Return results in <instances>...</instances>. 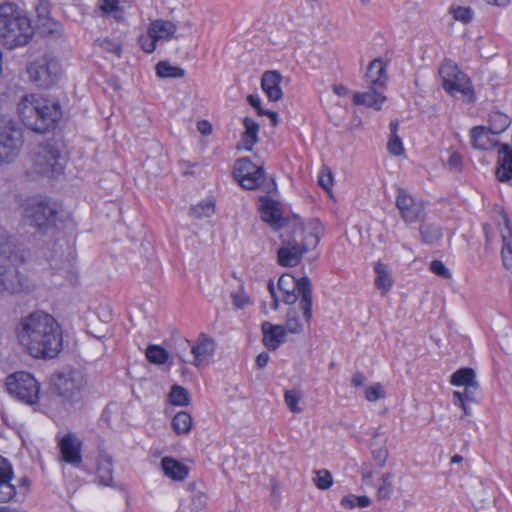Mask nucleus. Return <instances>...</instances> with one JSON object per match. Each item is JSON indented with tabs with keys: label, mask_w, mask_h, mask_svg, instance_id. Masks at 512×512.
<instances>
[{
	"label": "nucleus",
	"mask_w": 512,
	"mask_h": 512,
	"mask_svg": "<svg viewBox=\"0 0 512 512\" xmlns=\"http://www.w3.org/2000/svg\"><path fill=\"white\" fill-rule=\"evenodd\" d=\"M22 348L38 359L54 358L62 350V330L53 316L35 311L23 317L16 327Z\"/></svg>",
	"instance_id": "obj_1"
},
{
	"label": "nucleus",
	"mask_w": 512,
	"mask_h": 512,
	"mask_svg": "<svg viewBox=\"0 0 512 512\" xmlns=\"http://www.w3.org/2000/svg\"><path fill=\"white\" fill-rule=\"evenodd\" d=\"M320 231L321 228L317 222H309L307 225L300 222L295 223L291 234L287 238H283L282 246L278 249L279 265L283 267L297 266L303 255L318 245Z\"/></svg>",
	"instance_id": "obj_2"
},
{
	"label": "nucleus",
	"mask_w": 512,
	"mask_h": 512,
	"mask_svg": "<svg viewBox=\"0 0 512 512\" xmlns=\"http://www.w3.org/2000/svg\"><path fill=\"white\" fill-rule=\"evenodd\" d=\"M18 110L24 125L38 133L54 129L62 115L57 101L36 94L24 96Z\"/></svg>",
	"instance_id": "obj_3"
},
{
	"label": "nucleus",
	"mask_w": 512,
	"mask_h": 512,
	"mask_svg": "<svg viewBox=\"0 0 512 512\" xmlns=\"http://www.w3.org/2000/svg\"><path fill=\"white\" fill-rule=\"evenodd\" d=\"M34 35L31 20L17 4L0 5V39L10 49L26 45Z\"/></svg>",
	"instance_id": "obj_4"
},
{
	"label": "nucleus",
	"mask_w": 512,
	"mask_h": 512,
	"mask_svg": "<svg viewBox=\"0 0 512 512\" xmlns=\"http://www.w3.org/2000/svg\"><path fill=\"white\" fill-rule=\"evenodd\" d=\"M28 252L17 243L16 238L0 228V259L7 260L11 266L0 265V291L17 293L22 291L23 279L12 266L25 262Z\"/></svg>",
	"instance_id": "obj_5"
},
{
	"label": "nucleus",
	"mask_w": 512,
	"mask_h": 512,
	"mask_svg": "<svg viewBox=\"0 0 512 512\" xmlns=\"http://www.w3.org/2000/svg\"><path fill=\"white\" fill-rule=\"evenodd\" d=\"M278 289L282 292L285 304H294L300 296L299 309L303 320L310 323L312 318V286L308 277L296 279L292 274L285 273L278 280Z\"/></svg>",
	"instance_id": "obj_6"
},
{
	"label": "nucleus",
	"mask_w": 512,
	"mask_h": 512,
	"mask_svg": "<svg viewBox=\"0 0 512 512\" xmlns=\"http://www.w3.org/2000/svg\"><path fill=\"white\" fill-rule=\"evenodd\" d=\"M52 384L56 393L64 401L76 403L82 398L87 379L80 369L67 368L53 375Z\"/></svg>",
	"instance_id": "obj_7"
},
{
	"label": "nucleus",
	"mask_w": 512,
	"mask_h": 512,
	"mask_svg": "<svg viewBox=\"0 0 512 512\" xmlns=\"http://www.w3.org/2000/svg\"><path fill=\"white\" fill-rule=\"evenodd\" d=\"M29 79L40 88H50L61 75V66L58 60L50 54H43L27 66Z\"/></svg>",
	"instance_id": "obj_8"
},
{
	"label": "nucleus",
	"mask_w": 512,
	"mask_h": 512,
	"mask_svg": "<svg viewBox=\"0 0 512 512\" xmlns=\"http://www.w3.org/2000/svg\"><path fill=\"white\" fill-rule=\"evenodd\" d=\"M23 142L21 128L12 120L0 119V166L16 160Z\"/></svg>",
	"instance_id": "obj_9"
},
{
	"label": "nucleus",
	"mask_w": 512,
	"mask_h": 512,
	"mask_svg": "<svg viewBox=\"0 0 512 512\" xmlns=\"http://www.w3.org/2000/svg\"><path fill=\"white\" fill-rule=\"evenodd\" d=\"M6 388L10 395L19 401L34 405L38 402L40 386L28 372L20 371L6 378Z\"/></svg>",
	"instance_id": "obj_10"
},
{
	"label": "nucleus",
	"mask_w": 512,
	"mask_h": 512,
	"mask_svg": "<svg viewBox=\"0 0 512 512\" xmlns=\"http://www.w3.org/2000/svg\"><path fill=\"white\" fill-rule=\"evenodd\" d=\"M439 75L442 79L443 88L450 94L461 93L468 101L474 98V90L470 79L461 72L457 65L451 60H445L440 68Z\"/></svg>",
	"instance_id": "obj_11"
},
{
	"label": "nucleus",
	"mask_w": 512,
	"mask_h": 512,
	"mask_svg": "<svg viewBox=\"0 0 512 512\" xmlns=\"http://www.w3.org/2000/svg\"><path fill=\"white\" fill-rule=\"evenodd\" d=\"M34 169L39 174L55 176L63 171L59 150L51 143H40L31 153Z\"/></svg>",
	"instance_id": "obj_12"
},
{
	"label": "nucleus",
	"mask_w": 512,
	"mask_h": 512,
	"mask_svg": "<svg viewBox=\"0 0 512 512\" xmlns=\"http://www.w3.org/2000/svg\"><path fill=\"white\" fill-rule=\"evenodd\" d=\"M233 175L239 184L247 190L260 188L265 180L263 167L255 165L246 157L236 161Z\"/></svg>",
	"instance_id": "obj_13"
},
{
	"label": "nucleus",
	"mask_w": 512,
	"mask_h": 512,
	"mask_svg": "<svg viewBox=\"0 0 512 512\" xmlns=\"http://www.w3.org/2000/svg\"><path fill=\"white\" fill-rule=\"evenodd\" d=\"M395 202L401 219L405 223L412 224L418 221H423L425 217L424 203L421 200L414 198L404 188H397Z\"/></svg>",
	"instance_id": "obj_14"
},
{
	"label": "nucleus",
	"mask_w": 512,
	"mask_h": 512,
	"mask_svg": "<svg viewBox=\"0 0 512 512\" xmlns=\"http://www.w3.org/2000/svg\"><path fill=\"white\" fill-rule=\"evenodd\" d=\"M26 6H31L37 13V22L42 32L46 35L58 36L61 33V25L50 17L51 5L48 0H22Z\"/></svg>",
	"instance_id": "obj_15"
},
{
	"label": "nucleus",
	"mask_w": 512,
	"mask_h": 512,
	"mask_svg": "<svg viewBox=\"0 0 512 512\" xmlns=\"http://www.w3.org/2000/svg\"><path fill=\"white\" fill-rule=\"evenodd\" d=\"M26 213L30 225L39 230L54 226L56 223L57 211L48 203L40 202L31 205Z\"/></svg>",
	"instance_id": "obj_16"
},
{
	"label": "nucleus",
	"mask_w": 512,
	"mask_h": 512,
	"mask_svg": "<svg viewBox=\"0 0 512 512\" xmlns=\"http://www.w3.org/2000/svg\"><path fill=\"white\" fill-rule=\"evenodd\" d=\"M259 202L261 219L268 223L275 230H279L284 227L286 220L282 216L280 202L272 199L269 196H261L259 198Z\"/></svg>",
	"instance_id": "obj_17"
},
{
	"label": "nucleus",
	"mask_w": 512,
	"mask_h": 512,
	"mask_svg": "<svg viewBox=\"0 0 512 512\" xmlns=\"http://www.w3.org/2000/svg\"><path fill=\"white\" fill-rule=\"evenodd\" d=\"M59 447L62 459L72 465H79L82 461L81 455V442L72 433H69L61 438Z\"/></svg>",
	"instance_id": "obj_18"
},
{
	"label": "nucleus",
	"mask_w": 512,
	"mask_h": 512,
	"mask_svg": "<svg viewBox=\"0 0 512 512\" xmlns=\"http://www.w3.org/2000/svg\"><path fill=\"white\" fill-rule=\"evenodd\" d=\"M215 352V342L205 334H201L195 345L191 347V353L194 356L193 365L201 367L209 363L210 358Z\"/></svg>",
	"instance_id": "obj_19"
},
{
	"label": "nucleus",
	"mask_w": 512,
	"mask_h": 512,
	"mask_svg": "<svg viewBox=\"0 0 512 512\" xmlns=\"http://www.w3.org/2000/svg\"><path fill=\"white\" fill-rule=\"evenodd\" d=\"M177 26L169 20L156 19L150 22L147 34L154 41H169L175 37Z\"/></svg>",
	"instance_id": "obj_20"
},
{
	"label": "nucleus",
	"mask_w": 512,
	"mask_h": 512,
	"mask_svg": "<svg viewBox=\"0 0 512 512\" xmlns=\"http://www.w3.org/2000/svg\"><path fill=\"white\" fill-rule=\"evenodd\" d=\"M281 81L282 75L277 70H268L263 73L261 87L269 100L278 101L282 98Z\"/></svg>",
	"instance_id": "obj_21"
},
{
	"label": "nucleus",
	"mask_w": 512,
	"mask_h": 512,
	"mask_svg": "<svg viewBox=\"0 0 512 512\" xmlns=\"http://www.w3.org/2000/svg\"><path fill=\"white\" fill-rule=\"evenodd\" d=\"M261 329L263 332V344L269 350L274 351L285 342L286 330L283 326L263 322Z\"/></svg>",
	"instance_id": "obj_22"
},
{
	"label": "nucleus",
	"mask_w": 512,
	"mask_h": 512,
	"mask_svg": "<svg viewBox=\"0 0 512 512\" xmlns=\"http://www.w3.org/2000/svg\"><path fill=\"white\" fill-rule=\"evenodd\" d=\"M381 88L369 86L368 91L366 92H355L353 94V104L354 105H363L368 108H373L375 110H380L382 104L386 101V97L383 96L380 91Z\"/></svg>",
	"instance_id": "obj_23"
},
{
	"label": "nucleus",
	"mask_w": 512,
	"mask_h": 512,
	"mask_svg": "<svg viewBox=\"0 0 512 512\" xmlns=\"http://www.w3.org/2000/svg\"><path fill=\"white\" fill-rule=\"evenodd\" d=\"M97 482L102 486L112 487L114 486L113 480V459L112 457L101 452L97 460Z\"/></svg>",
	"instance_id": "obj_24"
},
{
	"label": "nucleus",
	"mask_w": 512,
	"mask_h": 512,
	"mask_svg": "<svg viewBox=\"0 0 512 512\" xmlns=\"http://www.w3.org/2000/svg\"><path fill=\"white\" fill-rule=\"evenodd\" d=\"M387 76L385 73V64L380 59H374L370 62L366 75L365 81L368 86L377 88H383L386 84Z\"/></svg>",
	"instance_id": "obj_25"
},
{
	"label": "nucleus",
	"mask_w": 512,
	"mask_h": 512,
	"mask_svg": "<svg viewBox=\"0 0 512 512\" xmlns=\"http://www.w3.org/2000/svg\"><path fill=\"white\" fill-rule=\"evenodd\" d=\"M161 467L164 475L174 481H183L188 476V467L174 458H162Z\"/></svg>",
	"instance_id": "obj_26"
},
{
	"label": "nucleus",
	"mask_w": 512,
	"mask_h": 512,
	"mask_svg": "<svg viewBox=\"0 0 512 512\" xmlns=\"http://www.w3.org/2000/svg\"><path fill=\"white\" fill-rule=\"evenodd\" d=\"M471 142L474 148L480 150L492 149L497 144V140L489 128L482 126L474 127L471 130Z\"/></svg>",
	"instance_id": "obj_27"
},
{
	"label": "nucleus",
	"mask_w": 512,
	"mask_h": 512,
	"mask_svg": "<svg viewBox=\"0 0 512 512\" xmlns=\"http://www.w3.org/2000/svg\"><path fill=\"white\" fill-rule=\"evenodd\" d=\"M503 221L504 228L501 229L503 242L501 256L505 268L512 271V229L506 214L503 215Z\"/></svg>",
	"instance_id": "obj_28"
},
{
	"label": "nucleus",
	"mask_w": 512,
	"mask_h": 512,
	"mask_svg": "<svg viewBox=\"0 0 512 512\" xmlns=\"http://www.w3.org/2000/svg\"><path fill=\"white\" fill-rule=\"evenodd\" d=\"M243 125L245 131L242 134L241 141L238 144V148L251 151L254 144L258 141L259 125L249 117H245L243 119Z\"/></svg>",
	"instance_id": "obj_29"
},
{
	"label": "nucleus",
	"mask_w": 512,
	"mask_h": 512,
	"mask_svg": "<svg viewBox=\"0 0 512 512\" xmlns=\"http://www.w3.org/2000/svg\"><path fill=\"white\" fill-rule=\"evenodd\" d=\"M374 270L377 274L375 279V285L383 292H387L393 285V281L387 265L383 263H376L374 266Z\"/></svg>",
	"instance_id": "obj_30"
},
{
	"label": "nucleus",
	"mask_w": 512,
	"mask_h": 512,
	"mask_svg": "<svg viewBox=\"0 0 512 512\" xmlns=\"http://www.w3.org/2000/svg\"><path fill=\"white\" fill-rule=\"evenodd\" d=\"M510 124L511 120L507 115L501 112H494L490 115L488 128L492 135L496 136L504 132Z\"/></svg>",
	"instance_id": "obj_31"
},
{
	"label": "nucleus",
	"mask_w": 512,
	"mask_h": 512,
	"mask_svg": "<svg viewBox=\"0 0 512 512\" xmlns=\"http://www.w3.org/2000/svg\"><path fill=\"white\" fill-rule=\"evenodd\" d=\"M215 213V201L213 199L204 200L189 209V215L195 219L211 217Z\"/></svg>",
	"instance_id": "obj_32"
},
{
	"label": "nucleus",
	"mask_w": 512,
	"mask_h": 512,
	"mask_svg": "<svg viewBox=\"0 0 512 512\" xmlns=\"http://www.w3.org/2000/svg\"><path fill=\"white\" fill-rule=\"evenodd\" d=\"M192 417L186 411L178 412L172 419V427L177 434H187L192 428Z\"/></svg>",
	"instance_id": "obj_33"
},
{
	"label": "nucleus",
	"mask_w": 512,
	"mask_h": 512,
	"mask_svg": "<svg viewBox=\"0 0 512 512\" xmlns=\"http://www.w3.org/2000/svg\"><path fill=\"white\" fill-rule=\"evenodd\" d=\"M450 382L454 386L476 383L475 371L472 368H461L452 374Z\"/></svg>",
	"instance_id": "obj_34"
},
{
	"label": "nucleus",
	"mask_w": 512,
	"mask_h": 512,
	"mask_svg": "<svg viewBox=\"0 0 512 512\" xmlns=\"http://www.w3.org/2000/svg\"><path fill=\"white\" fill-rule=\"evenodd\" d=\"M156 74L160 78H182L185 75L184 69L173 66L167 61H160L156 65Z\"/></svg>",
	"instance_id": "obj_35"
},
{
	"label": "nucleus",
	"mask_w": 512,
	"mask_h": 512,
	"mask_svg": "<svg viewBox=\"0 0 512 512\" xmlns=\"http://www.w3.org/2000/svg\"><path fill=\"white\" fill-rule=\"evenodd\" d=\"M420 234L423 242L427 244H433L442 237L441 228L429 223H424L420 226Z\"/></svg>",
	"instance_id": "obj_36"
},
{
	"label": "nucleus",
	"mask_w": 512,
	"mask_h": 512,
	"mask_svg": "<svg viewBox=\"0 0 512 512\" xmlns=\"http://www.w3.org/2000/svg\"><path fill=\"white\" fill-rule=\"evenodd\" d=\"M478 382L464 386V390L455 391L453 393L454 404L458 405V402L468 401L474 402L476 400V394L478 391Z\"/></svg>",
	"instance_id": "obj_37"
},
{
	"label": "nucleus",
	"mask_w": 512,
	"mask_h": 512,
	"mask_svg": "<svg viewBox=\"0 0 512 512\" xmlns=\"http://www.w3.org/2000/svg\"><path fill=\"white\" fill-rule=\"evenodd\" d=\"M170 402L176 406H187L190 403V395L187 389L174 385L169 394Z\"/></svg>",
	"instance_id": "obj_38"
},
{
	"label": "nucleus",
	"mask_w": 512,
	"mask_h": 512,
	"mask_svg": "<svg viewBox=\"0 0 512 512\" xmlns=\"http://www.w3.org/2000/svg\"><path fill=\"white\" fill-rule=\"evenodd\" d=\"M168 357V352L159 345H149L146 349V358L153 364H164Z\"/></svg>",
	"instance_id": "obj_39"
},
{
	"label": "nucleus",
	"mask_w": 512,
	"mask_h": 512,
	"mask_svg": "<svg viewBox=\"0 0 512 512\" xmlns=\"http://www.w3.org/2000/svg\"><path fill=\"white\" fill-rule=\"evenodd\" d=\"M304 324L301 321L296 307L289 308L286 319V329L290 333H300L303 331Z\"/></svg>",
	"instance_id": "obj_40"
},
{
	"label": "nucleus",
	"mask_w": 512,
	"mask_h": 512,
	"mask_svg": "<svg viewBox=\"0 0 512 512\" xmlns=\"http://www.w3.org/2000/svg\"><path fill=\"white\" fill-rule=\"evenodd\" d=\"M300 399L301 393L295 389L286 390L284 393L285 404L292 413L298 414L302 412L303 409L299 406Z\"/></svg>",
	"instance_id": "obj_41"
},
{
	"label": "nucleus",
	"mask_w": 512,
	"mask_h": 512,
	"mask_svg": "<svg viewBox=\"0 0 512 512\" xmlns=\"http://www.w3.org/2000/svg\"><path fill=\"white\" fill-rule=\"evenodd\" d=\"M371 503V500L367 496H355V495H347L342 498L341 505L344 508L352 509L356 506L360 508L368 507Z\"/></svg>",
	"instance_id": "obj_42"
},
{
	"label": "nucleus",
	"mask_w": 512,
	"mask_h": 512,
	"mask_svg": "<svg viewBox=\"0 0 512 512\" xmlns=\"http://www.w3.org/2000/svg\"><path fill=\"white\" fill-rule=\"evenodd\" d=\"M449 13L452 14L456 21H460L465 24L469 23L473 18V11L469 7L452 5L449 9Z\"/></svg>",
	"instance_id": "obj_43"
},
{
	"label": "nucleus",
	"mask_w": 512,
	"mask_h": 512,
	"mask_svg": "<svg viewBox=\"0 0 512 512\" xmlns=\"http://www.w3.org/2000/svg\"><path fill=\"white\" fill-rule=\"evenodd\" d=\"M16 495V488L11 480H0V503L12 500Z\"/></svg>",
	"instance_id": "obj_44"
},
{
	"label": "nucleus",
	"mask_w": 512,
	"mask_h": 512,
	"mask_svg": "<svg viewBox=\"0 0 512 512\" xmlns=\"http://www.w3.org/2000/svg\"><path fill=\"white\" fill-rule=\"evenodd\" d=\"M391 473H385L382 475V484L379 486L377 490V497L379 500L388 499L392 492V479Z\"/></svg>",
	"instance_id": "obj_45"
},
{
	"label": "nucleus",
	"mask_w": 512,
	"mask_h": 512,
	"mask_svg": "<svg viewBox=\"0 0 512 512\" xmlns=\"http://www.w3.org/2000/svg\"><path fill=\"white\" fill-rule=\"evenodd\" d=\"M365 398L369 402H375L385 397V391L380 383H375L365 389Z\"/></svg>",
	"instance_id": "obj_46"
},
{
	"label": "nucleus",
	"mask_w": 512,
	"mask_h": 512,
	"mask_svg": "<svg viewBox=\"0 0 512 512\" xmlns=\"http://www.w3.org/2000/svg\"><path fill=\"white\" fill-rule=\"evenodd\" d=\"M316 474L314 482L319 489L326 490L332 485V475L329 471L320 470L317 471Z\"/></svg>",
	"instance_id": "obj_47"
},
{
	"label": "nucleus",
	"mask_w": 512,
	"mask_h": 512,
	"mask_svg": "<svg viewBox=\"0 0 512 512\" xmlns=\"http://www.w3.org/2000/svg\"><path fill=\"white\" fill-rule=\"evenodd\" d=\"M430 271L435 275L444 279H450L451 273L449 269L440 260H433L430 264Z\"/></svg>",
	"instance_id": "obj_48"
},
{
	"label": "nucleus",
	"mask_w": 512,
	"mask_h": 512,
	"mask_svg": "<svg viewBox=\"0 0 512 512\" xmlns=\"http://www.w3.org/2000/svg\"><path fill=\"white\" fill-rule=\"evenodd\" d=\"M387 148L395 156H399L404 152L402 140L397 134L391 135Z\"/></svg>",
	"instance_id": "obj_49"
},
{
	"label": "nucleus",
	"mask_w": 512,
	"mask_h": 512,
	"mask_svg": "<svg viewBox=\"0 0 512 512\" xmlns=\"http://www.w3.org/2000/svg\"><path fill=\"white\" fill-rule=\"evenodd\" d=\"M13 478V469L10 462L0 456V480H12Z\"/></svg>",
	"instance_id": "obj_50"
},
{
	"label": "nucleus",
	"mask_w": 512,
	"mask_h": 512,
	"mask_svg": "<svg viewBox=\"0 0 512 512\" xmlns=\"http://www.w3.org/2000/svg\"><path fill=\"white\" fill-rule=\"evenodd\" d=\"M99 45L103 50H105L107 52L114 53L118 56L120 55L121 46L118 42H116L114 40L106 38V39L100 40Z\"/></svg>",
	"instance_id": "obj_51"
},
{
	"label": "nucleus",
	"mask_w": 512,
	"mask_h": 512,
	"mask_svg": "<svg viewBox=\"0 0 512 512\" xmlns=\"http://www.w3.org/2000/svg\"><path fill=\"white\" fill-rule=\"evenodd\" d=\"M372 456L377 465L383 467L387 461L389 452L386 447H380L379 449L372 451Z\"/></svg>",
	"instance_id": "obj_52"
},
{
	"label": "nucleus",
	"mask_w": 512,
	"mask_h": 512,
	"mask_svg": "<svg viewBox=\"0 0 512 512\" xmlns=\"http://www.w3.org/2000/svg\"><path fill=\"white\" fill-rule=\"evenodd\" d=\"M320 186H322L325 190H329L333 183V176L330 170L322 169L319 180Z\"/></svg>",
	"instance_id": "obj_53"
},
{
	"label": "nucleus",
	"mask_w": 512,
	"mask_h": 512,
	"mask_svg": "<svg viewBox=\"0 0 512 512\" xmlns=\"http://www.w3.org/2000/svg\"><path fill=\"white\" fill-rule=\"evenodd\" d=\"M139 42H140L141 48L146 53H152V52H154L156 50V44H157L158 41H154L153 38H150L148 36L147 38L141 37Z\"/></svg>",
	"instance_id": "obj_54"
},
{
	"label": "nucleus",
	"mask_w": 512,
	"mask_h": 512,
	"mask_svg": "<svg viewBox=\"0 0 512 512\" xmlns=\"http://www.w3.org/2000/svg\"><path fill=\"white\" fill-rule=\"evenodd\" d=\"M101 10L105 13L116 12L119 9V0H101Z\"/></svg>",
	"instance_id": "obj_55"
},
{
	"label": "nucleus",
	"mask_w": 512,
	"mask_h": 512,
	"mask_svg": "<svg viewBox=\"0 0 512 512\" xmlns=\"http://www.w3.org/2000/svg\"><path fill=\"white\" fill-rule=\"evenodd\" d=\"M232 300H233V304L237 308H244L249 302L248 297L243 292L233 293Z\"/></svg>",
	"instance_id": "obj_56"
},
{
	"label": "nucleus",
	"mask_w": 512,
	"mask_h": 512,
	"mask_svg": "<svg viewBox=\"0 0 512 512\" xmlns=\"http://www.w3.org/2000/svg\"><path fill=\"white\" fill-rule=\"evenodd\" d=\"M367 381L366 376L364 373L357 371L355 372L351 377V385L354 387H361L363 386Z\"/></svg>",
	"instance_id": "obj_57"
},
{
	"label": "nucleus",
	"mask_w": 512,
	"mask_h": 512,
	"mask_svg": "<svg viewBox=\"0 0 512 512\" xmlns=\"http://www.w3.org/2000/svg\"><path fill=\"white\" fill-rule=\"evenodd\" d=\"M268 290H269V292L271 294V297L273 299L272 307H273L274 310H277L278 307H279V298H278V296L276 294L273 280H269V282H268Z\"/></svg>",
	"instance_id": "obj_58"
},
{
	"label": "nucleus",
	"mask_w": 512,
	"mask_h": 512,
	"mask_svg": "<svg viewBox=\"0 0 512 512\" xmlns=\"http://www.w3.org/2000/svg\"><path fill=\"white\" fill-rule=\"evenodd\" d=\"M448 164L452 169L456 171L460 170L461 156L458 153L451 154L448 160Z\"/></svg>",
	"instance_id": "obj_59"
},
{
	"label": "nucleus",
	"mask_w": 512,
	"mask_h": 512,
	"mask_svg": "<svg viewBox=\"0 0 512 512\" xmlns=\"http://www.w3.org/2000/svg\"><path fill=\"white\" fill-rule=\"evenodd\" d=\"M269 362V354L266 352L260 353L256 358V364L259 368H264Z\"/></svg>",
	"instance_id": "obj_60"
},
{
	"label": "nucleus",
	"mask_w": 512,
	"mask_h": 512,
	"mask_svg": "<svg viewBox=\"0 0 512 512\" xmlns=\"http://www.w3.org/2000/svg\"><path fill=\"white\" fill-rule=\"evenodd\" d=\"M198 129L203 135H208L212 130L211 125L207 121L199 122Z\"/></svg>",
	"instance_id": "obj_61"
},
{
	"label": "nucleus",
	"mask_w": 512,
	"mask_h": 512,
	"mask_svg": "<svg viewBox=\"0 0 512 512\" xmlns=\"http://www.w3.org/2000/svg\"><path fill=\"white\" fill-rule=\"evenodd\" d=\"M247 100L249 104L255 109L261 107V99L257 95H248Z\"/></svg>",
	"instance_id": "obj_62"
},
{
	"label": "nucleus",
	"mask_w": 512,
	"mask_h": 512,
	"mask_svg": "<svg viewBox=\"0 0 512 512\" xmlns=\"http://www.w3.org/2000/svg\"><path fill=\"white\" fill-rule=\"evenodd\" d=\"M333 91L338 96H344V95H346L348 93V89L345 86H343V85H335L333 87Z\"/></svg>",
	"instance_id": "obj_63"
},
{
	"label": "nucleus",
	"mask_w": 512,
	"mask_h": 512,
	"mask_svg": "<svg viewBox=\"0 0 512 512\" xmlns=\"http://www.w3.org/2000/svg\"><path fill=\"white\" fill-rule=\"evenodd\" d=\"M267 116L270 118L272 126L278 125V114L274 111H267Z\"/></svg>",
	"instance_id": "obj_64"
}]
</instances>
